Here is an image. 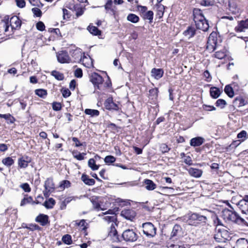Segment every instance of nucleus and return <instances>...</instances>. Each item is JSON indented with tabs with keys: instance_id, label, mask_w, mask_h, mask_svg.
Here are the masks:
<instances>
[{
	"instance_id": "48",
	"label": "nucleus",
	"mask_w": 248,
	"mask_h": 248,
	"mask_svg": "<svg viewBox=\"0 0 248 248\" xmlns=\"http://www.w3.org/2000/svg\"><path fill=\"white\" fill-rule=\"evenodd\" d=\"M216 105L222 108L226 105V102L224 99H219L216 101Z\"/></svg>"
},
{
	"instance_id": "38",
	"label": "nucleus",
	"mask_w": 248,
	"mask_h": 248,
	"mask_svg": "<svg viewBox=\"0 0 248 248\" xmlns=\"http://www.w3.org/2000/svg\"><path fill=\"white\" fill-rule=\"evenodd\" d=\"M89 167L93 170H96L98 169L99 166L95 163V161L93 158H91L88 161Z\"/></svg>"
},
{
	"instance_id": "1",
	"label": "nucleus",
	"mask_w": 248,
	"mask_h": 248,
	"mask_svg": "<svg viewBox=\"0 0 248 248\" xmlns=\"http://www.w3.org/2000/svg\"><path fill=\"white\" fill-rule=\"evenodd\" d=\"M193 14V20L197 29L203 31H207L209 29V25L202 11L199 9H194Z\"/></svg>"
},
{
	"instance_id": "28",
	"label": "nucleus",
	"mask_w": 248,
	"mask_h": 248,
	"mask_svg": "<svg viewBox=\"0 0 248 248\" xmlns=\"http://www.w3.org/2000/svg\"><path fill=\"white\" fill-rule=\"evenodd\" d=\"M44 186L45 189H50L53 191L55 188V186L53 183V179L50 178H47L45 182Z\"/></svg>"
},
{
	"instance_id": "59",
	"label": "nucleus",
	"mask_w": 248,
	"mask_h": 248,
	"mask_svg": "<svg viewBox=\"0 0 248 248\" xmlns=\"http://www.w3.org/2000/svg\"><path fill=\"white\" fill-rule=\"evenodd\" d=\"M63 11V18L64 19L69 18L70 17V13L68 10L66 9L63 8L62 9Z\"/></svg>"
},
{
	"instance_id": "52",
	"label": "nucleus",
	"mask_w": 248,
	"mask_h": 248,
	"mask_svg": "<svg viewBox=\"0 0 248 248\" xmlns=\"http://www.w3.org/2000/svg\"><path fill=\"white\" fill-rule=\"evenodd\" d=\"M52 108L55 111L60 110L62 108L61 104L56 102H53L52 103Z\"/></svg>"
},
{
	"instance_id": "61",
	"label": "nucleus",
	"mask_w": 248,
	"mask_h": 248,
	"mask_svg": "<svg viewBox=\"0 0 248 248\" xmlns=\"http://www.w3.org/2000/svg\"><path fill=\"white\" fill-rule=\"evenodd\" d=\"M16 5L20 8H23L25 6V1L24 0H16Z\"/></svg>"
},
{
	"instance_id": "22",
	"label": "nucleus",
	"mask_w": 248,
	"mask_h": 248,
	"mask_svg": "<svg viewBox=\"0 0 248 248\" xmlns=\"http://www.w3.org/2000/svg\"><path fill=\"white\" fill-rule=\"evenodd\" d=\"M164 71L162 69L153 68L151 70V75L156 79H159L163 77Z\"/></svg>"
},
{
	"instance_id": "26",
	"label": "nucleus",
	"mask_w": 248,
	"mask_h": 248,
	"mask_svg": "<svg viewBox=\"0 0 248 248\" xmlns=\"http://www.w3.org/2000/svg\"><path fill=\"white\" fill-rule=\"evenodd\" d=\"M81 180L86 185L88 186H93L95 184L94 180L90 178L86 174H82Z\"/></svg>"
},
{
	"instance_id": "11",
	"label": "nucleus",
	"mask_w": 248,
	"mask_h": 248,
	"mask_svg": "<svg viewBox=\"0 0 248 248\" xmlns=\"http://www.w3.org/2000/svg\"><path fill=\"white\" fill-rule=\"evenodd\" d=\"M57 58L58 62L61 63H69L71 59L68 53L65 51H61L57 53Z\"/></svg>"
},
{
	"instance_id": "46",
	"label": "nucleus",
	"mask_w": 248,
	"mask_h": 248,
	"mask_svg": "<svg viewBox=\"0 0 248 248\" xmlns=\"http://www.w3.org/2000/svg\"><path fill=\"white\" fill-rule=\"evenodd\" d=\"M77 153V151H74L72 152V155L74 158L78 160H82L84 159V156L86 155L85 153H78V155H75Z\"/></svg>"
},
{
	"instance_id": "20",
	"label": "nucleus",
	"mask_w": 248,
	"mask_h": 248,
	"mask_svg": "<svg viewBox=\"0 0 248 248\" xmlns=\"http://www.w3.org/2000/svg\"><path fill=\"white\" fill-rule=\"evenodd\" d=\"M35 221L41 225L45 226L48 223V217L46 215L40 214L36 217Z\"/></svg>"
},
{
	"instance_id": "32",
	"label": "nucleus",
	"mask_w": 248,
	"mask_h": 248,
	"mask_svg": "<svg viewBox=\"0 0 248 248\" xmlns=\"http://www.w3.org/2000/svg\"><path fill=\"white\" fill-rule=\"evenodd\" d=\"M75 222L76 226H79L81 230L86 231L87 228L88 223L85 219H81L80 221L76 220Z\"/></svg>"
},
{
	"instance_id": "21",
	"label": "nucleus",
	"mask_w": 248,
	"mask_h": 248,
	"mask_svg": "<svg viewBox=\"0 0 248 248\" xmlns=\"http://www.w3.org/2000/svg\"><path fill=\"white\" fill-rule=\"evenodd\" d=\"M204 141V139L201 137H197L191 139L190 144L192 146H199L202 144Z\"/></svg>"
},
{
	"instance_id": "31",
	"label": "nucleus",
	"mask_w": 248,
	"mask_h": 248,
	"mask_svg": "<svg viewBox=\"0 0 248 248\" xmlns=\"http://www.w3.org/2000/svg\"><path fill=\"white\" fill-rule=\"evenodd\" d=\"M55 201L52 198L48 199V200L46 201L43 203V205L47 209H51L55 204Z\"/></svg>"
},
{
	"instance_id": "2",
	"label": "nucleus",
	"mask_w": 248,
	"mask_h": 248,
	"mask_svg": "<svg viewBox=\"0 0 248 248\" xmlns=\"http://www.w3.org/2000/svg\"><path fill=\"white\" fill-rule=\"evenodd\" d=\"M222 217L226 221L233 222L238 225H247L246 221L238 213L228 209H225L222 211Z\"/></svg>"
},
{
	"instance_id": "51",
	"label": "nucleus",
	"mask_w": 248,
	"mask_h": 248,
	"mask_svg": "<svg viewBox=\"0 0 248 248\" xmlns=\"http://www.w3.org/2000/svg\"><path fill=\"white\" fill-rule=\"evenodd\" d=\"M20 187L26 192H30L31 190L29 185L27 183L21 184Z\"/></svg>"
},
{
	"instance_id": "8",
	"label": "nucleus",
	"mask_w": 248,
	"mask_h": 248,
	"mask_svg": "<svg viewBox=\"0 0 248 248\" xmlns=\"http://www.w3.org/2000/svg\"><path fill=\"white\" fill-rule=\"evenodd\" d=\"M107 215H110V216H105L103 217V219L108 223H111L110 228H112L114 226V224L116 220V215L112 210L109 209L107 211L103 212L101 214H99V216L102 217Z\"/></svg>"
},
{
	"instance_id": "25",
	"label": "nucleus",
	"mask_w": 248,
	"mask_h": 248,
	"mask_svg": "<svg viewBox=\"0 0 248 248\" xmlns=\"http://www.w3.org/2000/svg\"><path fill=\"white\" fill-rule=\"evenodd\" d=\"M196 31L194 27H188L187 29L184 31L183 34L185 36L190 38L194 36L196 33Z\"/></svg>"
},
{
	"instance_id": "23",
	"label": "nucleus",
	"mask_w": 248,
	"mask_h": 248,
	"mask_svg": "<svg viewBox=\"0 0 248 248\" xmlns=\"http://www.w3.org/2000/svg\"><path fill=\"white\" fill-rule=\"evenodd\" d=\"M234 248H248V241L245 238L237 240Z\"/></svg>"
},
{
	"instance_id": "29",
	"label": "nucleus",
	"mask_w": 248,
	"mask_h": 248,
	"mask_svg": "<svg viewBox=\"0 0 248 248\" xmlns=\"http://www.w3.org/2000/svg\"><path fill=\"white\" fill-rule=\"evenodd\" d=\"M210 93L212 97L214 98H217L220 94V91L217 87H211L210 90Z\"/></svg>"
},
{
	"instance_id": "35",
	"label": "nucleus",
	"mask_w": 248,
	"mask_h": 248,
	"mask_svg": "<svg viewBox=\"0 0 248 248\" xmlns=\"http://www.w3.org/2000/svg\"><path fill=\"white\" fill-rule=\"evenodd\" d=\"M51 75L58 80H62L64 78L62 73L56 70H54L51 72Z\"/></svg>"
},
{
	"instance_id": "4",
	"label": "nucleus",
	"mask_w": 248,
	"mask_h": 248,
	"mask_svg": "<svg viewBox=\"0 0 248 248\" xmlns=\"http://www.w3.org/2000/svg\"><path fill=\"white\" fill-rule=\"evenodd\" d=\"M207 221L206 216L198 213H193L188 217V224L190 225L198 226L201 224L205 223Z\"/></svg>"
},
{
	"instance_id": "18",
	"label": "nucleus",
	"mask_w": 248,
	"mask_h": 248,
	"mask_svg": "<svg viewBox=\"0 0 248 248\" xmlns=\"http://www.w3.org/2000/svg\"><path fill=\"white\" fill-rule=\"evenodd\" d=\"M189 175L195 178H200L202 174V170L198 169L190 168L187 170Z\"/></svg>"
},
{
	"instance_id": "16",
	"label": "nucleus",
	"mask_w": 248,
	"mask_h": 248,
	"mask_svg": "<svg viewBox=\"0 0 248 248\" xmlns=\"http://www.w3.org/2000/svg\"><path fill=\"white\" fill-rule=\"evenodd\" d=\"M104 105L106 109L108 110L113 109L118 110L119 109V106L113 102L112 97H108L105 101Z\"/></svg>"
},
{
	"instance_id": "39",
	"label": "nucleus",
	"mask_w": 248,
	"mask_h": 248,
	"mask_svg": "<svg viewBox=\"0 0 248 248\" xmlns=\"http://www.w3.org/2000/svg\"><path fill=\"white\" fill-rule=\"evenodd\" d=\"M35 93L37 95L42 98L45 97L47 95L46 90L42 89L35 90Z\"/></svg>"
},
{
	"instance_id": "57",
	"label": "nucleus",
	"mask_w": 248,
	"mask_h": 248,
	"mask_svg": "<svg viewBox=\"0 0 248 248\" xmlns=\"http://www.w3.org/2000/svg\"><path fill=\"white\" fill-rule=\"evenodd\" d=\"M71 183L68 180H63L61 182L60 186L63 188L69 187L70 186Z\"/></svg>"
},
{
	"instance_id": "50",
	"label": "nucleus",
	"mask_w": 248,
	"mask_h": 248,
	"mask_svg": "<svg viewBox=\"0 0 248 248\" xmlns=\"http://www.w3.org/2000/svg\"><path fill=\"white\" fill-rule=\"evenodd\" d=\"M214 55L215 57L218 59H222L226 56L225 53L223 51H217Z\"/></svg>"
},
{
	"instance_id": "49",
	"label": "nucleus",
	"mask_w": 248,
	"mask_h": 248,
	"mask_svg": "<svg viewBox=\"0 0 248 248\" xmlns=\"http://www.w3.org/2000/svg\"><path fill=\"white\" fill-rule=\"evenodd\" d=\"M116 160L115 157L112 155H108L105 157L104 161L107 164H110L114 162Z\"/></svg>"
},
{
	"instance_id": "47",
	"label": "nucleus",
	"mask_w": 248,
	"mask_h": 248,
	"mask_svg": "<svg viewBox=\"0 0 248 248\" xmlns=\"http://www.w3.org/2000/svg\"><path fill=\"white\" fill-rule=\"evenodd\" d=\"M168 248H186L182 242H178L177 243L170 244Z\"/></svg>"
},
{
	"instance_id": "36",
	"label": "nucleus",
	"mask_w": 248,
	"mask_h": 248,
	"mask_svg": "<svg viewBox=\"0 0 248 248\" xmlns=\"http://www.w3.org/2000/svg\"><path fill=\"white\" fill-rule=\"evenodd\" d=\"M233 104L238 107L243 106L245 104V100L241 97H236L233 101Z\"/></svg>"
},
{
	"instance_id": "33",
	"label": "nucleus",
	"mask_w": 248,
	"mask_h": 248,
	"mask_svg": "<svg viewBox=\"0 0 248 248\" xmlns=\"http://www.w3.org/2000/svg\"><path fill=\"white\" fill-rule=\"evenodd\" d=\"M85 113L90 115L92 117L98 116L99 115V111L97 109L87 108L85 110Z\"/></svg>"
},
{
	"instance_id": "6",
	"label": "nucleus",
	"mask_w": 248,
	"mask_h": 248,
	"mask_svg": "<svg viewBox=\"0 0 248 248\" xmlns=\"http://www.w3.org/2000/svg\"><path fill=\"white\" fill-rule=\"evenodd\" d=\"M122 238L126 242H135L139 238L137 231L134 229H126L122 234Z\"/></svg>"
},
{
	"instance_id": "37",
	"label": "nucleus",
	"mask_w": 248,
	"mask_h": 248,
	"mask_svg": "<svg viewBox=\"0 0 248 248\" xmlns=\"http://www.w3.org/2000/svg\"><path fill=\"white\" fill-rule=\"evenodd\" d=\"M225 93L231 98L234 96V92L232 88L229 85H226L224 89Z\"/></svg>"
},
{
	"instance_id": "56",
	"label": "nucleus",
	"mask_w": 248,
	"mask_h": 248,
	"mask_svg": "<svg viewBox=\"0 0 248 248\" xmlns=\"http://www.w3.org/2000/svg\"><path fill=\"white\" fill-rule=\"evenodd\" d=\"M160 150L163 153H167L169 151L170 148L168 147V145L166 144H162L160 145Z\"/></svg>"
},
{
	"instance_id": "14",
	"label": "nucleus",
	"mask_w": 248,
	"mask_h": 248,
	"mask_svg": "<svg viewBox=\"0 0 248 248\" xmlns=\"http://www.w3.org/2000/svg\"><path fill=\"white\" fill-rule=\"evenodd\" d=\"M10 25L12 30H18L21 25V21L18 16H13L10 18Z\"/></svg>"
},
{
	"instance_id": "45",
	"label": "nucleus",
	"mask_w": 248,
	"mask_h": 248,
	"mask_svg": "<svg viewBox=\"0 0 248 248\" xmlns=\"http://www.w3.org/2000/svg\"><path fill=\"white\" fill-rule=\"evenodd\" d=\"M3 164L7 166H12L14 163V160L10 157H6L4 158L2 161Z\"/></svg>"
},
{
	"instance_id": "19",
	"label": "nucleus",
	"mask_w": 248,
	"mask_h": 248,
	"mask_svg": "<svg viewBox=\"0 0 248 248\" xmlns=\"http://www.w3.org/2000/svg\"><path fill=\"white\" fill-rule=\"evenodd\" d=\"M31 161V158L29 157L22 156L18 160V166L20 168H26Z\"/></svg>"
},
{
	"instance_id": "58",
	"label": "nucleus",
	"mask_w": 248,
	"mask_h": 248,
	"mask_svg": "<svg viewBox=\"0 0 248 248\" xmlns=\"http://www.w3.org/2000/svg\"><path fill=\"white\" fill-rule=\"evenodd\" d=\"M62 93L64 98H67L71 95V92L68 89H62Z\"/></svg>"
},
{
	"instance_id": "5",
	"label": "nucleus",
	"mask_w": 248,
	"mask_h": 248,
	"mask_svg": "<svg viewBox=\"0 0 248 248\" xmlns=\"http://www.w3.org/2000/svg\"><path fill=\"white\" fill-rule=\"evenodd\" d=\"M214 238L216 242L225 243L230 238V233L224 228H216Z\"/></svg>"
},
{
	"instance_id": "9",
	"label": "nucleus",
	"mask_w": 248,
	"mask_h": 248,
	"mask_svg": "<svg viewBox=\"0 0 248 248\" xmlns=\"http://www.w3.org/2000/svg\"><path fill=\"white\" fill-rule=\"evenodd\" d=\"M217 44V33L212 32L209 35L207 43L206 49L211 52L216 49Z\"/></svg>"
},
{
	"instance_id": "30",
	"label": "nucleus",
	"mask_w": 248,
	"mask_h": 248,
	"mask_svg": "<svg viewBox=\"0 0 248 248\" xmlns=\"http://www.w3.org/2000/svg\"><path fill=\"white\" fill-rule=\"evenodd\" d=\"M88 31L93 35H99L101 34V31L92 25H90L87 28Z\"/></svg>"
},
{
	"instance_id": "7",
	"label": "nucleus",
	"mask_w": 248,
	"mask_h": 248,
	"mask_svg": "<svg viewBox=\"0 0 248 248\" xmlns=\"http://www.w3.org/2000/svg\"><path fill=\"white\" fill-rule=\"evenodd\" d=\"M143 232L147 237H153L156 233V229L151 222H146L142 225Z\"/></svg>"
},
{
	"instance_id": "3",
	"label": "nucleus",
	"mask_w": 248,
	"mask_h": 248,
	"mask_svg": "<svg viewBox=\"0 0 248 248\" xmlns=\"http://www.w3.org/2000/svg\"><path fill=\"white\" fill-rule=\"evenodd\" d=\"M72 56L75 58V61H79L87 68H90L93 66L92 59L85 56L84 53L82 55V53L79 50H74Z\"/></svg>"
},
{
	"instance_id": "12",
	"label": "nucleus",
	"mask_w": 248,
	"mask_h": 248,
	"mask_svg": "<svg viewBox=\"0 0 248 248\" xmlns=\"http://www.w3.org/2000/svg\"><path fill=\"white\" fill-rule=\"evenodd\" d=\"M232 202L236 204L238 208L241 211L242 213L248 216V203L244 201L235 202V199L232 198Z\"/></svg>"
},
{
	"instance_id": "60",
	"label": "nucleus",
	"mask_w": 248,
	"mask_h": 248,
	"mask_svg": "<svg viewBox=\"0 0 248 248\" xmlns=\"http://www.w3.org/2000/svg\"><path fill=\"white\" fill-rule=\"evenodd\" d=\"M184 162L189 166L192 165V160L190 156H185L184 160Z\"/></svg>"
},
{
	"instance_id": "10",
	"label": "nucleus",
	"mask_w": 248,
	"mask_h": 248,
	"mask_svg": "<svg viewBox=\"0 0 248 248\" xmlns=\"http://www.w3.org/2000/svg\"><path fill=\"white\" fill-rule=\"evenodd\" d=\"M121 215L127 220L133 221L135 218L136 213L132 209H124L121 211Z\"/></svg>"
},
{
	"instance_id": "53",
	"label": "nucleus",
	"mask_w": 248,
	"mask_h": 248,
	"mask_svg": "<svg viewBox=\"0 0 248 248\" xmlns=\"http://www.w3.org/2000/svg\"><path fill=\"white\" fill-rule=\"evenodd\" d=\"M74 75L78 78H81L83 76L82 70L81 68H77L74 72Z\"/></svg>"
},
{
	"instance_id": "27",
	"label": "nucleus",
	"mask_w": 248,
	"mask_h": 248,
	"mask_svg": "<svg viewBox=\"0 0 248 248\" xmlns=\"http://www.w3.org/2000/svg\"><path fill=\"white\" fill-rule=\"evenodd\" d=\"M144 184L146 189L148 190H153L156 188V185L153 181L149 179H145L144 180Z\"/></svg>"
},
{
	"instance_id": "40",
	"label": "nucleus",
	"mask_w": 248,
	"mask_h": 248,
	"mask_svg": "<svg viewBox=\"0 0 248 248\" xmlns=\"http://www.w3.org/2000/svg\"><path fill=\"white\" fill-rule=\"evenodd\" d=\"M32 202L33 203H35V202L33 201V199L31 197H29L27 198H24L22 200L20 205L21 206H24L27 203H30ZM39 202H36V203H38Z\"/></svg>"
},
{
	"instance_id": "55",
	"label": "nucleus",
	"mask_w": 248,
	"mask_h": 248,
	"mask_svg": "<svg viewBox=\"0 0 248 248\" xmlns=\"http://www.w3.org/2000/svg\"><path fill=\"white\" fill-rule=\"evenodd\" d=\"M36 28L40 31H43L45 29V26L42 21H39L36 24Z\"/></svg>"
},
{
	"instance_id": "42",
	"label": "nucleus",
	"mask_w": 248,
	"mask_h": 248,
	"mask_svg": "<svg viewBox=\"0 0 248 248\" xmlns=\"http://www.w3.org/2000/svg\"><path fill=\"white\" fill-rule=\"evenodd\" d=\"M164 6L161 4L157 6L156 15L159 18H161L163 16L164 12Z\"/></svg>"
},
{
	"instance_id": "34",
	"label": "nucleus",
	"mask_w": 248,
	"mask_h": 248,
	"mask_svg": "<svg viewBox=\"0 0 248 248\" xmlns=\"http://www.w3.org/2000/svg\"><path fill=\"white\" fill-rule=\"evenodd\" d=\"M127 20L133 23L139 22L140 18L138 16L134 14H129L127 16Z\"/></svg>"
},
{
	"instance_id": "41",
	"label": "nucleus",
	"mask_w": 248,
	"mask_h": 248,
	"mask_svg": "<svg viewBox=\"0 0 248 248\" xmlns=\"http://www.w3.org/2000/svg\"><path fill=\"white\" fill-rule=\"evenodd\" d=\"M154 13L152 11H149L145 13L143 15L144 19H148L152 22L153 19Z\"/></svg>"
},
{
	"instance_id": "62",
	"label": "nucleus",
	"mask_w": 248,
	"mask_h": 248,
	"mask_svg": "<svg viewBox=\"0 0 248 248\" xmlns=\"http://www.w3.org/2000/svg\"><path fill=\"white\" fill-rule=\"evenodd\" d=\"M204 77L206 78V80L208 82L210 81L211 79V77L209 72L208 70H206L203 73Z\"/></svg>"
},
{
	"instance_id": "17",
	"label": "nucleus",
	"mask_w": 248,
	"mask_h": 248,
	"mask_svg": "<svg viewBox=\"0 0 248 248\" xmlns=\"http://www.w3.org/2000/svg\"><path fill=\"white\" fill-rule=\"evenodd\" d=\"M182 229L181 227L178 224H175L172 229L170 237L171 238L178 237H179L182 236Z\"/></svg>"
},
{
	"instance_id": "15",
	"label": "nucleus",
	"mask_w": 248,
	"mask_h": 248,
	"mask_svg": "<svg viewBox=\"0 0 248 248\" xmlns=\"http://www.w3.org/2000/svg\"><path fill=\"white\" fill-rule=\"evenodd\" d=\"M248 29V18L238 21L237 25L234 28V30L236 32H244Z\"/></svg>"
},
{
	"instance_id": "44",
	"label": "nucleus",
	"mask_w": 248,
	"mask_h": 248,
	"mask_svg": "<svg viewBox=\"0 0 248 248\" xmlns=\"http://www.w3.org/2000/svg\"><path fill=\"white\" fill-rule=\"evenodd\" d=\"M215 0H201L200 4L204 6H212L215 4Z\"/></svg>"
},
{
	"instance_id": "43",
	"label": "nucleus",
	"mask_w": 248,
	"mask_h": 248,
	"mask_svg": "<svg viewBox=\"0 0 248 248\" xmlns=\"http://www.w3.org/2000/svg\"><path fill=\"white\" fill-rule=\"evenodd\" d=\"M62 241L64 243L67 245L71 244L72 243L71 236L69 234H65L63 235L62 237Z\"/></svg>"
},
{
	"instance_id": "63",
	"label": "nucleus",
	"mask_w": 248,
	"mask_h": 248,
	"mask_svg": "<svg viewBox=\"0 0 248 248\" xmlns=\"http://www.w3.org/2000/svg\"><path fill=\"white\" fill-rule=\"evenodd\" d=\"M84 9L82 8H78L76 10V16L78 17L82 15L84 13Z\"/></svg>"
},
{
	"instance_id": "24",
	"label": "nucleus",
	"mask_w": 248,
	"mask_h": 248,
	"mask_svg": "<svg viewBox=\"0 0 248 248\" xmlns=\"http://www.w3.org/2000/svg\"><path fill=\"white\" fill-rule=\"evenodd\" d=\"M108 235L112 238V241L113 242H118L120 241L118 233L114 226L111 228V231L109 232Z\"/></svg>"
},
{
	"instance_id": "64",
	"label": "nucleus",
	"mask_w": 248,
	"mask_h": 248,
	"mask_svg": "<svg viewBox=\"0 0 248 248\" xmlns=\"http://www.w3.org/2000/svg\"><path fill=\"white\" fill-rule=\"evenodd\" d=\"M138 9L139 12H140L141 14H142V15L146 12V11L147 10V8L146 6H138Z\"/></svg>"
},
{
	"instance_id": "54",
	"label": "nucleus",
	"mask_w": 248,
	"mask_h": 248,
	"mask_svg": "<svg viewBox=\"0 0 248 248\" xmlns=\"http://www.w3.org/2000/svg\"><path fill=\"white\" fill-rule=\"evenodd\" d=\"M32 12L37 17H40L42 15V12L41 10L38 8L35 7L32 8Z\"/></svg>"
},
{
	"instance_id": "13",
	"label": "nucleus",
	"mask_w": 248,
	"mask_h": 248,
	"mask_svg": "<svg viewBox=\"0 0 248 248\" xmlns=\"http://www.w3.org/2000/svg\"><path fill=\"white\" fill-rule=\"evenodd\" d=\"M90 81L94 85L95 87H97V88L99 89V85L103 83L104 80L100 75L94 73L90 77Z\"/></svg>"
}]
</instances>
